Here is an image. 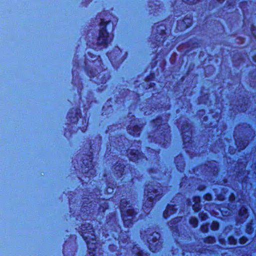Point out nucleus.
Returning <instances> with one entry per match:
<instances>
[{"label": "nucleus", "instance_id": "obj_1", "mask_svg": "<svg viewBox=\"0 0 256 256\" xmlns=\"http://www.w3.org/2000/svg\"><path fill=\"white\" fill-rule=\"evenodd\" d=\"M147 200L143 205L142 209L147 212L152 206L154 200H158L163 193L162 188L158 185L152 186L148 185L146 190Z\"/></svg>", "mask_w": 256, "mask_h": 256}, {"label": "nucleus", "instance_id": "obj_2", "mask_svg": "<svg viewBox=\"0 0 256 256\" xmlns=\"http://www.w3.org/2000/svg\"><path fill=\"white\" fill-rule=\"evenodd\" d=\"M120 208L122 216L125 226H130L133 222L136 220V213L133 209L130 208L129 202L126 199H122L120 201Z\"/></svg>", "mask_w": 256, "mask_h": 256}, {"label": "nucleus", "instance_id": "obj_3", "mask_svg": "<svg viewBox=\"0 0 256 256\" xmlns=\"http://www.w3.org/2000/svg\"><path fill=\"white\" fill-rule=\"evenodd\" d=\"M81 229L82 236L86 242L88 248L94 250L96 248V236L93 234L94 231L92 226L90 224H84L82 225Z\"/></svg>", "mask_w": 256, "mask_h": 256}, {"label": "nucleus", "instance_id": "obj_4", "mask_svg": "<svg viewBox=\"0 0 256 256\" xmlns=\"http://www.w3.org/2000/svg\"><path fill=\"white\" fill-rule=\"evenodd\" d=\"M145 231H142L140 235L143 238H146L150 250L154 252L160 248L162 244L160 240V234L156 232H153L148 236V234H145Z\"/></svg>", "mask_w": 256, "mask_h": 256}, {"label": "nucleus", "instance_id": "obj_5", "mask_svg": "<svg viewBox=\"0 0 256 256\" xmlns=\"http://www.w3.org/2000/svg\"><path fill=\"white\" fill-rule=\"evenodd\" d=\"M100 31L99 37L98 40V44L106 48L108 44L111 41L112 38L108 35L105 27V22L102 21L100 23Z\"/></svg>", "mask_w": 256, "mask_h": 256}, {"label": "nucleus", "instance_id": "obj_6", "mask_svg": "<svg viewBox=\"0 0 256 256\" xmlns=\"http://www.w3.org/2000/svg\"><path fill=\"white\" fill-rule=\"evenodd\" d=\"M183 142L185 147L188 146L192 141V131L188 125H184L182 127Z\"/></svg>", "mask_w": 256, "mask_h": 256}, {"label": "nucleus", "instance_id": "obj_7", "mask_svg": "<svg viewBox=\"0 0 256 256\" xmlns=\"http://www.w3.org/2000/svg\"><path fill=\"white\" fill-rule=\"evenodd\" d=\"M162 120L160 118L156 119L154 121V123L156 124V126L158 125L157 130L158 132H162V129H164V131L160 133L161 137L165 139L166 138H168V132L169 127L166 124H161Z\"/></svg>", "mask_w": 256, "mask_h": 256}, {"label": "nucleus", "instance_id": "obj_8", "mask_svg": "<svg viewBox=\"0 0 256 256\" xmlns=\"http://www.w3.org/2000/svg\"><path fill=\"white\" fill-rule=\"evenodd\" d=\"M142 126L138 125L136 120H132L130 124L128 127V132L134 136H139Z\"/></svg>", "mask_w": 256, "mask_h": 256}, {"label": "nucleus", "instance_id": "obj_9", "mask_svg": "<svg viewBox=\"0 0 256 256\" xmlns=\"http://www.w3.org/2000/svg\"><path fill=\"white\" fill-rule=\"evenodd\" d=\"M128 156L130 160L136 162L139 160V157L141 155L138 150H134L132 149L130 150V152H129Z\"/></svg>", "mask_w": 256, "mask_h": 256}, {"label": "nucleus", "instance_id": "obj_10", "mask_svg": "<svg viewBox=\"0 0 256 256\" xmlns=\"http://www.w3.org/2000/svg\"><path fill=\"white\" fill-rule=\"evenodd\" d=\"M175 162L177 168L180 172H182L184 170L185 164L182 156H178L175 158Z\"/></svg>", "mask_w": 256, "mask_h": 256}, {"label": "nucleus", "instance_id": "obj_11", "mask_svg": "<svg viewBox=\"0 0 256 256\" xmlns=\"http://www.w3.org/2000/svg\"><path fill=\"white\" fill-rule=\"evenodd\" d=\"M206 167L208 168V172L210 173V175L212 174L213 176H214L218 172V168L216 166V162L215 161L210 162L208 165L207 164L205 166V168Z\"/></svg>", "mask_w": 256, "mask_h": 256}, {"label": "nucleus", "instance_id": "obj_12", "mask_svg": "<svg viewBox=\"0 0 256 256\" xmlns=\"http://www.w3.org/2000/svg\"><path fill=\"white\" fill-rule=\"evenodd\" d=\"M175 207L176 206L168 204L166 210L164 212V217L166 218L170 214L175 213L176 210V208Z\"/></svg>", "mask_w": 256, "mask_h": 256}, {"label": "nucleus", "instance_id": "obj_13", "mask_svg": "<svg viewBox=\"0 0 256 256\" xmlns=\"http://www.w3.org/2000/svg\"><path fill=\"white\" fill-rule=\"evenodd\" d=\"M194 204L192 205L193 210L197 212L200 209V198L198 196H195L193 198Z\"/></svg>", "mask_w": 256, "mask_h": 256}, {"label": "nucleus", "instance_id": "obj_14", "mask_svg": "<svg viewBox=\"0 0 256 256\" xmlns=\"http://www.w3.org/2000/svg\"><path fill=\"white\" fill-rule=\"evenodd\" d=\"M192 22L190 18L186 17L182 21H178V24H184V28L189 27Z\"/></svg>", "mask_w": 256, "mask_h": 256}, {"label": "nucleus", "instance_id": "obj_15", "mask_svg": "<svg viewBox=\"0 0 256 256\" xmlns=\"http://www.w3.org/2000/svg\"><path fill=\"white\" fill-rule=\"evenodd\" d=\"M114 169L116 172V174L118 176H120L123 174L122 172L124 170V165L120 164L117 162L116 166H115Z\"/></svg>", "mask_w": 256, "mask_h": 256}, {"label": "nucleus", "instance_id": "obj_16", "mask_svg": "<svg viewBox=\"0 0 256 256\" xmlns=\"http://www.w3.org/2000/svg\"><path fill=\"white\" fill-rule=\"evenodd\" d=\"M236 144L238 145V147L240 148V150L244 149L246 146L248 144V140H236Z\"/></svg>", "mask_w": 256, "mask_h": 256}, {"label": "nucleus", "instance_id": "obj_17", "mask_svg": "<svg viewBox=\"0 0 256 256\" xmlns=\"http://www.w3.org/2000/svg\"><path fill=\"white\" fill-rule=\"evenodd\" d=\"M132 252L134 256H148L146 254H144L142 251L139 250L136 246L133 248Z\"/></svg>", "mask_w": 256, "mask_h": 256}, {"label": "nucleus", "instance_id": "obj_18", "mask_svg": "<svg viewBox=\"0 0 256 256\" xmlns=\"http://www.w3.org/2000/svg\"><path fill=\"white\" fill-rule=\"evenodd\" d=\"M215 242V238L212 236H208L204 240V242L206 244H212Z\"/></svg>", "mask_w": 256, "mask_h": 256}, {"label": "nucleus", "instance_id": "obj_19", "mask_svg": "<svg viewBox=\"0 0 256 256\" xmlns=\"http://www.w3.org/2000/svg\"><path fill=\"white\" fill-rule=\"evenodd\" d=\"M190 224L194 228H196L198 224V220L196 218H192L190 220Z\"/></svg>", "mask_w": 256, "mask_h": 256}, {"label": "nucleus", "instance_id": "obj_20", "mask_svg": "<svg viewBox=\"0 0 256 256\" xmlns=\"http://www.w3.org/2000/svg\"><path fill=\"white\" fill-rule=\"evenodd\" d=\"M239 214L242 215L244 218L247 217V210L245 208H242L239 212Z\"/></svg>", "mask_w": 256, "mask_h": 256}, {"label": "nucleus", "instance_id": "obj_21", "mask_svg": "<svg viewBox=\"0 0 256 256\" xmlns=\"http://www.w3.org/2000/svg\"><path fill=\"white\" fill-rule=\"evenodd\" d=\"M219 224L216 222H213L210 226L211 229L213 230H216L218 228Z\"/></svg>", "mask_w": 256, "mask_h": 256}, {"label": "nucleus", "instance_id": "obj_22", "mask_svg": "<svg viewBox=\"0 0 256 256\" xmlns=\"http://www.w3.org/2000/svg\"><path fill=\"white\" fill-rule=\"evenodd\" d=\"M228 240L230 244L235 245L236 244V240L234 239L232 236L229 237Z\"/></svg>", "mask_w": 256, "mask_h": 256}, {"label": "nucleus", "instance_id": "obj_23", "mask_svg": "<svg viewBox=\"0 0 256 256\" xmlns=\"http://www.w3.org/2000/svg\"><path fill=\"white\" fill-rule=\"evenodd\" d=\"M208 224H203L201 226V230L203 232H206L208 231Z\"/></svg>", "mask_w": 256, "mask_h": 256}, {"label": "nucleus", "instance_id": "obj_24", "mask_svg": "<svg viewBox=\"0 0 256 256\" xmlns=\"http://www.w3.org/2000/svg\"><path fill=\"white\" fill-rule=\"evenodd\" d=\"M198 0H182V1L188 4H196Z\"/></svg>", "mask_w": 256, "mask_h": 256}, {"label": "nucleus", "instance_id": "obj_25", "mask_svg": "<svg viewBox=\"0 0 256 256\" xmlns=\"http://www.w3.org/2000/svg\"><path fill=\"white\" fill-rule=\"evenodd\" d=\"M239 240L240 243L242 244H245L246 242L248 240L246 237L242 236L240 238Z\"/></svg>", "mask_w": 256, "mask_h": 256}, {"label": "nucleus", "instance_id": "obj_26", "mask_svg": "<svg viewBox=\"0 0 256 256\" xmlns=\"http://www.w3.org/2000/svg\"><path fill=\"white\" fill-rule=\"evenodd\" d=\"M204 198L206 200H212V196L210 194H207L204 196Z\"/></svg>", "mask_w": 256, "mask_h": 256}, {"label": "nucleus", "instance_id": "obj_27", "mask_svg": "<svg viewBox=\"0 0 256 256\" xmlns=\"http://www.w3.org/2000/svg\"><path fill=\"white\" fill-rule=\"evenodd\" d=\"M200 216L202 220H206L208 218L207 214L204 213L200 214Z\"/></svg>", "mask_w": 256, "mask_h": 256}, {"label": "nucleus", "instance_id": "obj_28", "mask_svg": "<svg viewBox=\"0 0 256 256\" xmlns=\"http://www.w3.org/2000/svg\"><path fill=\"white\" fill-rule=\"evenodd\" d=\"M246 232L248 234H250L252 232V228L250 226H248L246 229Z\"/></svg>", "mask_w": 256, "mask_h": 256}, {"label": "nucleus", "instance_id": "obj_29", "mask_svg": "<svg viewBox=\"0 0 256 256\" xmlns=\"http://www.w3.org/2000/svg\"><path fill=\"white\" fill-rule=\"evenodd\" d=\"M106 191L108 193L112 192L113 190L112 188H107Z\"/></svg>", "mask_w": 256, "mask_h": 256}, {"label": "nucleus", "instance_id": "obj_30", "mask_svg": "<svg viewBox=\"0 0 256 256\" xmlns=\"http://www.w3.org/2000/svg\"><path fill=\"white\" fill-rule=\"evenodd\" d=\"M88 166L87 168H92V163H90V164H88Z\"/></svg>", "mask_w": 256, "mask_h": 256}, {"label": "nucleus", "instance_id": "obj_31", "mask_svg": "<svg viewBox=\"0 0 256 256\" xmlns=\"http://www.w3.org/2000/svg\"><path fill=\"white\" fill-rule=\"evenodd\" d=\"M205 186H202V187H199L198 188V189L200 190H202L204 188Z\"/></svg>", "mask_w": 256, "mask_h": 256}, {"label": "nucleus", "instance_id": "obj_32", "mask_svg": "<svg viewBox=\"0 0 256 256\" xmlns=\"http://www.w3.org/2000/svg\"><path fill=\"white\" fill-rule=\"evenodd\" d=\"M217 1H218L220 3H222L224 1V0H217Z\"/></svg>", "mask_w": 256, "mask_h": 256}, {"label": "nucleus", "instance_id": "obj_33", "mask_svg": "<svg viewBox=\"0 0 256 256\" xmlns=\"http://www.w3.org/2000/svg\"><path fill=\"white\" fill-rule=\"evenodd\" d=\"M253 60L256 62V55L253 57Z\"/></svg>", "mask_w": 256, "mask_h": 256}, {"label": "nucleus", "instance_id": "obj_34", "mask_svg": "<svg viewBox=\"0 0 256 256\" xmlns=\"http://www.w3.org/2000/svg\"><path fill=\"white\" fill-rule=\"evenodd\" d=\"M240 111L244 112L245 110L244 108H242V107H240Z\"/></svg>", "mask_w": 256, "mask_h": 256}, {"label": "nucleus", "instance_id": "obj_35", "mask_svg": "<svg viewBox=\"0 0 256 256\" xmlns=\"http://www.w3.org/2000/svg\"><path fill=\"white\" fill-rule=\"evenodd\" d=\"M220 242L222 244H224L223 242H222V240L220 238Z\"/></svg>", "mask_w": 256, "mask_h": 256}, {"label": "nucleus", "instance_id": "obj_36", "mask_svg": "<svg viewBox=\"0 0 256 256\" xmlns=\"http://www.w3.org/2000/svg\"><path fill=\"white\" fill-rule=\"evenodd\" d=\"M178 219V218H176L174 219V220H173V222H176Z\"/></svg>", "mask_w": 256, "mask_h": 256}, {"label": "nucleus", "instance_id": "obj_37", "mask_svg": "<svg viewBox=\"0 0 256 256\" xmlns=\"http://www.w3.org/2000/svg\"><path fill=\"white\" fill-rule=\"evenodd\" d=\"M220 149H221L222 150H223V146H220Z\"/></svg>", "mask_w": 256, "mask_h": 256}, {"label": "nucleus", "instance_id": "obj_38", "mask_svg": "<svg viewBox=\"0 0 256 256\" xmlns=\"http://www.w3.org/2000/svg\"><path fill=\"white\" fill-rule=\"evenodd\" d=\"M148 234H150V230H148Z\"/></svg>", "mask_w": 256, "mask_h": 256}, {"label": "nucleus", "instance_id": "obj_39", "mask_svg": "<svg viewBox=\"0 0 256 256\" xmlns=\"http://www.w3.org/2000/svg\"><path fill=\"white\" fill-rule=\"evenodd\" d=\"M182 184H181L180 187H182Z\"/></svg>", "mask_w": 256, "mask_h": 256}]
</instances>
